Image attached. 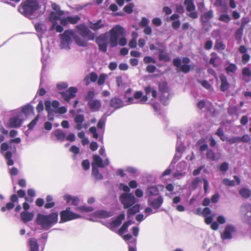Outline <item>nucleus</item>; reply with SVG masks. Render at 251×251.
Instances as JSON below:
<instances>
[{
  "instance_id": "nucleus-1",
  "label": "nucleus",
  "mask_w": 251,
  "mask_h": 251,
  "mask_svg": "<svg viewBox=\"0 0 251 251\" xmlns=\"http://www.w3.org/2000/svg\"><path fill=\"white\" fill-rule=\"evenodd\" d=\"M119 201L123 205L124 209H127L128 218L139 212L140 204L137 203L138 200L132 193H122L119 197Z\"/></svg>"
},
{
  "instance_id": "nucleus-2",
  "label": "nucleus",
  "mask_w": 251,
  "mask_h": 251,
  "mask_svg": "<svg viewBox=\"0 0 251 251\" xmlns=\"http://www.w3.org/2000/svg\"><path fill=\"white\" fill-rule=\"evenodd\" d=\"M58 220V214L53 212L49 214L45 215L38 213L36 218V223L45 230H49L56 224Z\"/></svg>"
},
{
  "instance_id": "nucleus-3",
  "label": "nucleus",
  "mask_w": 251,
  "mask_h": 251,
  "mask_svg": "<svg viewBox=\"0 0 251 251\" xmlns=\"http://www.w3.org/2000/svg\"><path fill=\"white\" fill-rule=\"evenodd\" d=\"M24 120V116L19 110L11 111V116L6 123L9 128H18L21 126Z\"/></svg>"
},
{
  "instance_id": "nucleus-4",
  "label": "nucleus",
  "mask_w": 251,
  "mask_h": 251,
  "mask_svg": "<svg viewBox=\"0 0 251 251\" xmlns=\"http://www.w3.org/2000/svg\"><path fill=\"white\" fill-rule=\"evenodd\" d=\"M124 28L119 25H115L111 29L109 34V42L111 47L117 46L119 38L124 35Z\"/></svg>"
},
{
  "instance_id": "nucleus-5",
  "label": "nucleus",
  "mask_w": 251,
  "mask_h": 251,
  "mask_svg": "<svg viewBox=\"0 0 251 251\" xmlns=\"http://www.w3.org/2000/svg\"><path fill=\"white\" fill-rule=\"evenodd\" d=\"M75 37V32L72 29L66 30L60 35V48L62 49L69 50L72 39Z\"/></svg>"
},
{
  "instance_id": "nucleus-6",
  "label": "nucleus",
  "mask_w": 251,
  "mask_h": 251,
  "mask_svg": "<svg viewBox=\"0 0 251 251\" xmlns=\"http://www.w3.org/2000/svg\"><path fill=\"white\" fill-rule=\"evenodd\" d=\"M148 98L146 96H143L141 91H136L134 94L133 97H127L126 100V105L131 104H144L148 100Z\"/></svg>"
},
{
  "instance_id": "nucleus-7",
  "label": "nucleus",
  "mask_w": 251,
  "mask_h": 251,
  "mask_svg": "<svg viewBox=\"0 0 251 251\" xmlns=\"http://www.w3.org/2000/svg\"><path fill=\"white\" fill-rule=\"evenodd\" d=\"M60 223H63L73 220L80 218L81 215L76 214L71 211L70 207H67L65 210L60 213Z\"/></svg>"
},
{
  "instance_id": "nucleus-8",
  "label": "nucleus",
  "mask_w": 251,
  "mask_h": 251,
  "mask_svg": "<svg viewBox=\"0 0 251 251\" xmlns=\"http://www.w3.org/2000/svg\"><path fill=\"white\" fill-rule=\"evenodd\" d=\"M77 29L78 30L79 34L87 40H93L95 35L88 27L86 26L80 25L77 26Z\"/></svg>"
},
{
  "instance_id": "nucleus-9",
  "label": "nucleus",
  "mask_w": 251,
  "mask_h": 251,
  "mask_svg": "<svg viewBox=\"0 0 251 251\" xmlns=\"http://www.w3.org/2000/svg\"><path fill=\"white\" fill-rule=\"evenodd\" d=\"M173 65L176 67L177 72H182L184 74L188 73L191 69L194 68V66L190 65L183 64L181 65V60L180 58H175L173 60Z\"/></svg>"
},
{
  "instance_id": "nucleus-10",
  "label": "nucleus",
  "mask_w": 251,
  "mask_h": 251,
  "mask_svg": "<svg viewBox=\"0 0 251 251\" xmlns=\"http://www.w3.org/2000/svg\"><path fill=\"white\" fill-rule=\"evenodd\" d=\"M9 147V145L7 143H2L0 146V152L7 160V165L12 166L14 164V161L12 159V154L11 152L8 151Z\"/></svg>"
},
{
  "instance_id": "nucleus-11",
  "label": "nucleus",
  "mask_w": 251,
  "mask_h": 251,
  "mask_svg": "<svg viewBox=\"0 0 251 251\" xmlns=\"http://www.w3.org/2000/svg\"><path fill=\"white\" fill-rule=\"evenodd\" d=\"M181 138L180 137L178 136L177 141L176 145V153L175 154L173 159L172 161V164H175L181 157L182 152L185 150V146L181 141Z\"/></svg>"
},
{
  "instance_id": "nucleus-12",
  "label": "nucleus",
  "mask_w": 251,
  "mask_h": 251,
  "mask_svg": "<svg viewBox=\"0 0 251 251\" xmlns=\"http://www.w3.org/2000/svg\"><path fill=\"white\" fill-rule=\"evenodd\" d=\"M164 199L162 196H158L156 197H151L147 199L148 204L153 209L157 210L162 205Z\"/></svg>"
},
{
  "instance_id": "nucleus-13",
  "label": "nucleus",
  "mask_w": 251,
  "mask_h": 251,
  "mask_svg": "<svg viewBox=\"0 0 251 251\" xmlns=\"http://www.w3.org/2000/svg\"><path fill=\"white\" fill-rule=\"evenodd\" d=\"M97 43L99 49L103 52H106L107 49V33L100 35L97 39Z\"/></svg>"
},
{
  "instance_id": "nucleus-14",
  "label": "nucleus",
  "mask_w": 251,
  "mask_h": 251,
  "mask_svg": "<svg viewBox=\"0 0 251 251\" xmlns=\"http://www.w3.org/2000/svg\"><path fill=\"white\" fill-rule=\"evenodd\" d=\"M214 16L213 11L211 9L204 12L201 16V21L203 26H206Z\"/></svg>"
},
{
  "instance_id": "nucleus-15",
  "label": "nucleus",
  "mask_w": 251,
  "mask_h": 251,
  "mask_svg": "<svg viewBox=\"0 0 251 251\" xmlns=\"http://www.w3.org/2000/svg\"><path fill=\"white\" fill-rule=\"evenodd\" d=\"M235 231V227L231 225L226 226L224 231L221 233L222 240L230 239L232 238V233Z\"/></svg>"
},
{
  "instance_id": "nucleus-16",
  "label": "nucleus",
  "mask_w": 251,
  "mask_h": 251,
  "mask_svg": "<svg viewBox=\"0 0 251 251\" xmlns=\"http://www.w3.org/2000/svg\"><path fill=\"white\" fill-rule=\"evenodd\" d=\"M125 218V214L123 213H121L115 220L111 222L108 226H107V227L113 231L114 228L122 224V221L124 220Z\"/></svg>"
},
{
  "instance_id": "nucleus-17",
  "label": "nucleus",
  "mask_w": 251,
  "mask_h": 251,
  "mask_svg": "<svg viewBox=\"0 0 251 251\" xmlns=\"http://www.w3.org/2000/svg\"><path fill=\"white\" fill-rule=\"evenodd\" d=\"M59 105V102L56 100H53L51 102L49 100L45 101V110L48 114L53 113L54 110L51 108L52 106L54 108H58Z\"/></svg>"
},
{
  "instance_id": "nucleus-18",
  "label": "nucleus",
  "mask_w": 251,
  "mask_h": 251,
  "mask_svg": "<svg viewBox=\"0 0 251 251\" xmlns=\"http://www.w3.org/2000/svg\"><path fill=\"white\" fill-rule=\"evenodd\" d=\"M146 194L148 199H150L151 197H156L158 196H161L159 195V192L158 188L155 186H151L149 187L146 191Z\"/></svg>"
},
{
  "instance_id": "nucleus-19",
  "label": "nucleus",
  "mask_w": 251,
  "mask_h": 251,
  "mask_svg": "<svg viewBox=\"0 0 251 251\" xmlns=\"http://www.w3.org/2000/svg\"><path fill=\"white\" fill-rule=\"evenodd\" d=\"M88 105L93 112H97L101 108V102L100 100L95 99L88 102Z\"/></svg>"
},
{
  "instance_id": "nucleus-20",
  "label": "nucleus",
  "mask_w": 251,
  "mask_h": 251,
  "mask_svg": "<svg viewBox=\"0 0 251 251\" xmlns=\"http://www.w3.org/2000/svg\"><path fill=\"white\" fill-rule=\"evenodd\" d=\"M92 168H102L104 167L103 164V160L97 154H94L93 156V162L92 163Z\"/></svg>"
},
{
  "instance_id": "nucleus-21",
  "label": "nucleus",
  "mask_w": 251,
  "mask_h": 251,
  "mask_svg": "<svg viewBox=\"0 0 251 251\" xmlns=\"http://www.w3.org/2000/svg\"><path fill=\"white\" fill-rule=\"evenodd\" d=\"M110 105L115 109H119L126 105L123 100L118 98L115 97L110 100Z\"/></svg>"
},
{
  "instance_id": "nucleus-22",
  "label": "nucleus",
  "mask_w": 251,
  "mask_h": 251,
  "mask_svg": "<svg viewBox=\"0 0 251 251\" xmlns=\"http://www.w3.org/2000/svg\"><path fill=\"white\" fill-rule=\"evenodd\" d=\"M105 22L102 21V20L99 19L96 22L93 23L92 22H89V27L93 30H98L104 26Z\"/></svg>"
},
{
  "instance_id": "nucleus-23",
  "label": "nucleus",
  "mask_w": 251,
  "mask_h": 251,
  "mask_svg": "<svg viewBox=\"0 0 251 251\" xmlns=\"http://www.w3.org/2000/svg\"><path fill=\"white\" fill-rule=\"evenodd\" d=\"M52 134L56 137L58 141L61 142H64L66 139V135L61 129H57L55 130L52 132Z\"/></svg>"
},
{
  "instance_id": "nucleus-24",
  "label": "nucleus",
  "mask_w": 251,
  "mask_h": 251,
  "mask_svg": "<svg viewBox=\"0 0 251 251\" xmlns=\"http://www.w3.org/2000/svg\"><path fill=\"white\" fill-rule=\"evenodd\" d=\"M63 11H51L50 13L49 16V20L51 22L52 21H56L58 20H60L61 17L64 15Z\"/></svg>"
},
{
  "instance_id": "nucleus-25",
  "label": "nucleus",
  "mask_w": 251,
  "mask_h": 251,
  "mask_svg": "<svg viewBox=\"0 0 251 251\" xmlns=\"http://www.w3.org/2000/svg\"><path fill=\"white\" fill-rule=\"evenodd\" d=\"M21 110L20 111L22 113L23 115H25L26 117L28 116L34 111L33 106L29 103L25 104L21 108Z\"/></svg>"
},
{
  "instance_id": "nucleus-26",
  "label": "nucleus",
  "mask_w": 251,
  "mask_h": 251,
  "mask_svg": "<svg viewBox=\"0 0 251 251\" xmlns=\"http://www.w3.org/2000/svg\"><path fill=\"white\" fill-rule=\"evenodd\" d=\"M242 74L243 80L246 82H249L251 80V71L249 67H244L242 69Z\"/></svg>"
},
{
  "instance_id": "nucleus-27",
  "label": "nucleus",
  "mask_w": 251,
  "mask_h": 251,
  "mask_svg": "<svg viewBox=\"0 0 251 251\" xmlns=\"http://www.w3.org/2000/svg\"><path fill=\"white\" fill-rule=\"evenodd\" d=\"M21 220L24 223H27L32 220L34 215L32 213L27 211H23L20 214Z\"/></svg>"
},
{
  "instance_id": "nucleus-28",
  "label": "nucleus",
  "mask_w": 251,
  "mask_h": 251,
  "mask_svg": "<svg viewBox=\"0 0 251 251\" xmlns=\"http://www.w3.org/2000/svg\"><path fill=\"white\" fill-rule=\"evenodd\" d=\"M221 81V90L223 92L226 91L229 87V84L227 82L226 77L225 75L222 74L220 75Z\"/></svg>"
},
{
  "instance_id": "nucleus-29",
  "label": "nucleus",
  "mask_w": 251,
  "mask_h": 251,
  "mask_svg": "<svg viewBox=\"0 0 251 251\" xmlns=\"http://www.w3.org/2000/svg\"><path fill=\"white\" fill-rule=\"evenodd\" d=\"M96 215L100 218H109L113 216V212L104 210H100L95 212Z\"/></svg>"
},
{
  "instance_id": "nucleus-30",
  "label": "nucleus",
  "mask_w": 251,
  "mask_h": 251,
  "mask_svg": "<svg viewBox=\"0 0 251 251\" xmlns=\"http://www.w3.org/2000/svg\"><path fill=\"white\" fill-rule=\"evenodd\" d=\"M28 244L29 246L30 251H39V245L35 238H31L29 239Z\"/></svg>"
},
{
  "instance_id": "nucleus-31",
  "label": "nucleus",
  "mask_w": 251,
  "mask_h": 251,
  "mask_svg": "<svg viewBox=\"0 0 251 251\" xmlns=\"http://www.w3.org/2000/svg\"><path fill=\"white\" fill-rule=\"evenodd\" d=\"M158 50L159 51L158 57L160 61L165 62L170 61V57L168 53L164 52L162 49H158Z\"/></svg>"
},
{
  "instance_id": "nucleus-32",
  "label": "nucleus",
  "mask_w": 251,
  "mask_h": 251,
  "mask_svg": "<svg viewBox=\"0 0 251 251\" xmlns=\"http://www.w3.org/2000/svg\"><path fill=\"white\" fill-rule=\"evenodd\" d=\"M144 90L146 93V95L150 96L151 95L153 98H156L157 96L156 91L152 87L150 86H146L144 88Z\"/></svg>"
},
{
  "instance_id": "nucleus-33",
  "label": "nucleus",
  "mask_w": 251,
  "mask_h": 251,
  "mask_svg": "<svg viewBox=\"0 0 251 251\" xmlns=\"http://www.w3.org/2000/svg\"><path fill=\"white\" fill-rule=\"evenodd\" d=\"M74 39L75 40L76 44L80 47H86L87 45V40L86 39L83 38L82 36H77L75 34Z\"/></svg>"
},
{
  "instance_id": "nucleus-34",
  "label": "nucleus",
  "mask_w": 251,
  "mask_h": 251,
  "mask_svg": "<svg viewBox=\"0 0 251 251\" xmlns=\"http://www.w3.org/2000/svg\"><path fill=\"white\" fill-rule=\"evenodd\" d=\"M206 158L212 161H217L219 159L220 156L216 154L210 149L207 150L206 154Z\"/></svg>"
},
{
  "instance_id": "nucleus-35",
  "label": "nucleus",
  "mask_w": 251,
  "mask_h": 251,
  "mask_svg": "<svg viewBox=\"0 0 251 251\" xmlns=\"http://www.w3.org/2000/svg\"><path fill=\"white\" fill-rule=\"evenodd\" d=\"M36 31L41 34H43L46 30L45 25L43 23H37L34 24Z\"/></svg>"
},
{
  "instance_id": "nucleus-36",
  "label": "nucleus",
  "mask_w": 251,
  "mask_h": 251,
  "mask_svg": "<svg viewBox=\"0 0 251 251\" xmlns=\"http://www.w3.org/2000/svg\"><path fill=\"white\" fill-rule=\"evenodd\" d=\"M88 79H90L92 82H95L98 79V75L95 72H91L88 75L85 77V80L86 81V85H88L89 82L88 81Z\"/></svg>"
},
{
  "instance_id": "nucleus-37",
  "label": "nucleus",
  "mask_w": 251,
  "mask_h": 251,
  "mask_svg": "<svg viewBox=\"0 0 251 251\" xmlns=\"http://www.w3.org/2000/svg\"><path fill=\"white\" fill-rule=\"evenodd\" d=\"M92 175L97 180H100L103 178V176L99 172L98 168H94V167L92 168Z\"/></svg>"
},
{
  "instance_id": "nucleus-38",
  "label": "nucleus",
  "mask_w": 251,
  "mask_h": 251,
  "mask_svg": "<svg viewBox=\"0 0 251 251\" xmlns=\"http://www.w3.org/2000/svg\"><path fill=\"white\" fill-rule=\"evenodd\" d=\"M197 145L199 146V150L201 151L202 152L205 151L209 150L208 149V145L203 139L199 140L197 143Z\"/></svg>"
},
{
  "instance_id": "nucleus-39",
  "label": "nucleus",
  "mask_w": 251,
  "mask_h": 251,
  "mask_svg": "<svg viewBox=\"0 0 251 251\" xmlns=\"http://www.w3.org/2000/svg\"><path fill=\"white\" fill-rule=\"evenodd\" d=\"M107 116H108V115L104 114L99 120L97 124V127L99 129H102L104 127L106 121V117Z\"/></svg>"
},
{
  "instance_id": "nucleus-40",
  "label": "nucleus",
  "mask_w": 251,
  "mask_h": 251,
  "mask_svg": "<svg viewBox=\"0 0 251 251\" xmlns=\"http://www.w3.org/2000/svg\"><path fill=\"white\" fill-rule=\"evenodd\" d=\"M55 29L57 32H62L63 30V27L60 25H58L56 21H52V25L50 27V30Z\"/></svg>"
},
{
  "instance_id": "nucleus-41",
  "label": "nucleus",
  "mask_w": 251,
  "mask_h": 251,
  "mask_svg": "<svg viewBox=\"0 0 251 251\" xmlns=\"http://www.w3.org/2000/svg\"><path fill=\"white\" fill-rule=\"evenodd\" d=\"M237 70L236 65L233 63H229V65L226 68V71L227 74L230 73L234 74Z\"/></svg>"
},
{
  "instance_id": "nucleus-42",
  "label": "nucleus",
  "mask_w": 251,
  "mask_h": 251,
  "mask_svg": "<svg viewBox=\"0 0 251 251\" xmlns=\"http://www.w3.org/2000/svg\"><path fill=\"white\" fill-rule=\"evenodd\" d=\"M46 200L47 201V203L45 205V207L46 208L49 209L53 207L54 206L55 203L52 201L53 198L51 196H47Z\"/></svg>"
},
{
  "instance_id": "nucleus-43",
  "label": "nucleus",
  "mask_w": 251,
  "mask_h": 251,
  "mask_svg": "<svg viewBox=\"0 0 251 251\" xmlns=\"http://www.w3.org/2000/svg\"><path fill=\"white\" fill-rule=\"evenodd\" d=\"M95 96V93L94 91H88L85 96V99L87 101V102L91 101V100H95L94 99V97Z\"/></svg>"
},
{
  "instance_id": "nucleus-44",
  "label": "nucleus",
  "mask_w": 251,
  "mask_h": 251,
  "mask_svg": "<svg viewBox=\"0 0 251 251\" xmlns=\"http://www.w3.org/2000/svg\"><path fill=\"white\" fill-rule=\"evenodd\" d=\"M216 134L219 137L222 141L227 142L228 138L225 136L223 129L221 127H220L217 129Z\"/></svg>"
},
{
  "instance_id": "nucleus-45",
  "label": "nucleus",
  "mask_w": 251,
  "mask_h": 251,
  "mask_svg": "<svg viewBox=\"0 0 251 251\" xmlns=\"http://www.w3.org/2000/svg\"><path fill=\"white\" fill-rule=\"evenodd\" d=\"M131 223L129 221L124 223V224L118 230L119 234L122 235L127 229L128 227L131 225Z\"/></svg>"
},
{
  "instance_id": "nucleus-46",
  "label": "nucleus",
  "mask_w": 251,
  "mask_h": 251,
  "mask_svg": "<svg viewBox=\"0 0 251 251\" xmlns=\"http://www.w3.org/2000/svg\"><path fill=\"white\" fill-rule=\"evenodd\" d=\"M231 20L230 16L227 14H220L219 20L225 23H228Z\"/></svg>"
},
{
  "instance_id": "nucleus-47",
  "label": "nucleus",
  "mask_w": 251,
  "mask_h": 251,
  "mask_svg": "<svg viewBox=\"0 0 251 251\" xmlns=\"http://www.w3.org/2000/svg\"><path fill=\"white\" fill-rule=\"evenodd\" d=\"M108 77V75L105 74H101L99 75V77H98V81H97V84L98 85H103L106 79V78Z\"/></svg>"
},
{
  "instance_id": "nucleus-48",
  "label": "nucleus",
  "mask_w": 251,
  "mask_h": 251,
  "mask_svg": "<svg viewBox=\"0 0 251 251\" xmlns=\"http://www.w3.org/2000/svg\"><path fill=\"white\" fill-rule=\"evenodd\" d=\"M68 20L70 24L75 25L77 24L78 21L80 20V17L78 15H75L74 16H68Z\"/></svg>"
},
{
  "instance_id": "nucleus-49",
  "label": "nucleus",
  "mask_w": 251,
  "mask_h": 251,
  "mask_svg": "<svg viewBox=\"0 0 251 251\" xmlns=\"http://www.w3.org/2000/svg\"><path fill=\"white\" fill-rule=\"evenodd\" d=\"M134 6V5L133 3H129L124 7V10L128 14H131L133 12Z\"/></svg>"
},
{
  "instance_id": "nucleus-50",
  "label": "nucleus",
  "mask_w": 251,
  "mask_h": 251,
  "mask_svg": "<svg viewBox=\"0 0 251 251\" xmlns=\"http://www.w3.org/2000/svg\"><path fill=\"white\" fill-rule=\"evenodd\" d=\"M240 194L244 198H248L250 197L251 194L250 191L247 188H242L240 190Z\"/></svg>"
},
{
  "instance_id": "nucleus-51",
  "label": "nucleus",
  "mask_w": 251,
  "mask_h": 251,
  "mask_svg": "<svg viewBox=\"0 0 251 251\" xmlns=\"http://www.w3.org/2000/svg\"><path fill=\"white\" fill-rule=\"evenodd\" d=\"M238 108L235 106H230L227 109L228 113L229 115L233 116L237 114Z\"/></svg>"
},
{
  "instance_id": "nucleus-52",
  "label": "nucleus",
  "mask_w": 251,
  "mask_h": 251,
  "mask_svg": "<svg viewBox=\"0 0 251 251\" xmlns=\"http://www.w3.org/2000/svg\"><path fill=\"white\" fill-rule=\"evenodd\" d=\"M76 209L82 212H91L93 210V207L86 205L77 207Z\"/></svg>"
},
{
  "instance_id": "nucleus-53",
  "label": "nucleus",
  "mask_w": 251,
  "mask_h": 251,
  "mask_svg": "<svg viewBox=\"0 0 251 251\" xmlns=\"http://www.w3.org/2000/svg\"><path fill=\"white\" fill-rule=\"evenodd\" d=\"M228 169L229 164L226 162L222 163L219 167V170L223 174L225 173Z\"/></svg>"
},
{
  "instance_id": "nucleus-54",
  "label": "nucleus",
  "mask_w": 251,
  "mask_h": 251,
  "mask_svg": "<svg viewBox=\"0 0 251 251\" xmlns=\"http://www.w3.org/2000/svg\"><path fill=\"white\" fill-rule=\"evenodd\" d=\"M39 119V115H37L35 118L27 125L29 129H32L37 124Z\"/></svg>"
},
{
  "instance_id": "nucleus-55",
  "label": "nucleus",
  "mask_w": 251,
  "mask_h": 251,
  "mask_svg": "<svg viewBox=\"0 0 251 251\" xmlns=\"http://www.w3.org/2000/svg\"><path fill=\"white\" fill-rule=\"evenodd\" d=\"M227 142L230 144L234 143H240V137L239 136H233L231 138H228Z\"/></svg>"
},
{
  "instance_id": "nucleus-56",
  "label": "nucleus",
  "mask_w": 251,
  "mask_h": 251,
  "mask_svg": "<svg viewBox=\"0 0 251 251\" xmlns=\"http://www.w3.org/2000/svg\"><path fill=\"white\" fill-rule=\"evenodd\" d=\"M84 121V116L82 114L76 115L74 118V121L75 123L82 124Z\"/></svg>"
},
{
  "instance_id": "nucleus-57",
  "label": "nucleus",
  "mask_w": 251,
  "mask_h": 251,
  "mask_svg": "<svg viewBox=\"0 0 251 251\" xmlns=\"http://www.w3.org/2000/svg\"><path fill=\"white\" fill-rule=\"evenodd\" d=\"M211 58L209 60V64L213 65L214 67H217V65L215 63V61L217 59V54L215 53H211Z\"/></svg>"
},
{
  "instance_id": "nucleus-58",
  "label": "nucleus",
  "mask_w": 251,
  "mask_h": 251,
  "mask_svg": "<svg viewBox=\"0 0 251 251\" xmlns=\"http://www.w3.org/2000/svg\"><path fill=\"white\" fill-rule=\"evenodd\" d=\"M251 56L249 53H244L242 56V62L243 64H246L250 60Z\"/></svg>"
},
{
  "instance_id": "nucleus-59",
  "label": "nucleus",
  "mask_w": 251,
  "mask_h": 251,
  "mask_svg": "<svg viewBox=\"0 0 251 251\" xmlns=\"http://www.w3.org/2000/svg\"><path fill=\"white\" fill-rule=\"evenodd\" d=\"M119 188L120 190H123L125 192V193H129V191H130L129 186L125 184L124 183H120L119 184Z\"/></svg>"
},
{
  "instance_id": "nucleus-60",
  "label": "nucleus",
  "mask_w": 251,
  "mask_h": 251,
  "mask_svg": "<svg viewBox=\"0 0 251 251\" xmlns=\"http://www.w3.org/2000/svg\"><path fill=\"white\" fill-rule=\"evenodd\" d=\"M176 11L178 13L182 14L184 12V8L182 4L176 3L175 4Z\"/></svg>"
},
{
  "instance_id": "nucleus-61",
  "label": "nucleus",
  "mask_w": 251,
  "mask_h": 251,
  "mask_svg": "<svg viewBox=\"0 0 251 251\" xmlns=\"http://www.w3.org/2000/svg\"><path fill=\"white\" fill-rule=\"evenodd\" d=\"M149 21L146 17H143L139 23V25L141 27H145L149 25Z\"/></svg>"
},
{
  "instance_id": "nucleus-62",
  "label": "nucleus",
  "mask_w": 251,
  "mask_h": 251,
  "mask_svg": "<svg viewBox=\"0 0 251 251\" xmlns=\"http://www.w3.org/2000/svg\"><path fill=\"white\" fill-rule=\"evenodd\" d=\"M202 180H203L199 177L195 178L192 182V187L194 188H197L199 183L201 182Z\"/></svg>"
},
{
  "instance_id": "nucleus-63",
  "label": "nucleus",
  "mask_w": 251,
  "mask_h": 251,
  "mask_svg": "<svg viewBox=\"0 0 251 251\" xmlns=\"http://www.w3.org/2000/svg\"><path fill=\"white\" fill-rule=\"evenodd\" d=\"M77 91V89L75 87H70L66 92L68 94H70L72 97H75Z\"/></svg>"
},
{
  "instance_id": "nucleus-64",
  "label": "nucleus",
  "mask_w": 251,
  "mask_h": 251,
  "mask_svg": "<svg viewBox=\"0 0 251 251\" xmlns=\"http://www.w3.org/2000/svg\"><path fill=\"white\" fill-rule=\"evenodd\" d=\"M89 131L93 134V137L94 138L97 139L99 137V134L97 133L96 127H91L89 128Z\"/></svg>"
}]
</instances>
